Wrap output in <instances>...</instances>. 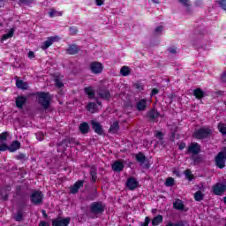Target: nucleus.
Wrapping results in <instances>:
<instances>
[{
  "label": "nucleus",
  "instance_id": "1",
  "mask_svg": "<svg viewBox=\"0 0 226 226\" xmlns=\"http://www.w3.org/2000/svg\"><path fill=\"white\" fill-rule=\"evenodd\" d=\"M37 96L38 103L42 109H49L50 107V102H52V95L49 92H37L34 94Z\"/></svg>",
  "mask_w": 226,
  "mask_h": 226
},
{
  "label": "nucleus",
  "instance_id": "2",
  "mask_svg": "<svg viewBox=\"0 0 226 226\" xmlns=\"http://www.w3.org/2000/svg\"><path fill=\"white\" fill-rule=\"evenodd\" d=\"M213 134V131L209 128L202 127L200 129H197L192 133L193 139H196V140H204L206 139H209L211 135Z\"/></svg>",
  "mask_w": 226,
  "mask_h": 226
},
{
  "label": "nucleus",
  "instance_id": "3",
  "mask_svg": "<svg viewBox=\"0 0 226 226\" xmlns=\"http://www.w3.org/2000/svg\"><path fill=\"white\" fill-rule=\"evenodd\" d=\"M90 212L92 215H103L105 213V204L102 201H94L90 205Z\"/></svg>",
  "mask_w": 226,
  "mask_h": 226
},
{
  "label": "nucleus",
  "instance_id": "4",
  "mask_svg": "<svg viewBox=\"0 0 226 226\" xmlns=\"http://www.w3.org/2000/svg\"><path fill=\"white\" fill-rule=\"evenodd\" d=\"M30 200L34 206L43 204V194L40 191H34L30 196Z\"/></svg>",
  "mask_w": 226,
  "mask_h": 226
},
{
  "label": "nucleus",
  "instance_id": "5",
  "mask_svg": "<svg viewBox=\"0 0 226 226\" xmlns=\"http://www.w3.org/2000/svg\"><path fill=\"white\" fill-rule=\"evenodd\" d=\"M215 165L218 169H225L226 152L221 151L215 156Z\"/></svg>",
  "mask_w": 226,
  "mask_h": 226
},
{
  "label": "nucleus",
  "instance_id": "6",
  "mask_svg": "<svg viewBox=\"0 0 226 226\" xmlns=\"http://www.w3.org/2000/svg\"><path fill=\"white\" fill-rule=\"evenodd\" d=\"M212 192H213L214 195L222 197V195H223V193L226 192V185L218 182L212 186Z\"/></svg>",
  "mask_w": 226,
  "mask_h": 226
},
{
  "label": "nucleus",
  "instance_id": "7",
  "mask_svg": "<svg viewBox=\"0 0 226 226\" xmlns=\"http://www.w3.org/2000/svg\"><path fill=\"white\" fill-rule=\"evenodd\" d=\"M70 222H72V218L70 217H56L52 220V226H68L70 225Z\"/></svg>",
  "mask_w": 226,
  "mask_h": 226
},
{
  "label": "nucleus",
  "instance_id": "8",
  "mask_svg": "<svg viewBox=\"0 0 226 226\" xmlns=\"http://www.w3.org/2000/svg\"><path fill=\"white\" fill-rule=\"evenodd\" d=\"M90 72H92L94 75H98L103 72V64L101 62H92L90 64Z\"/></svg>",
  "mask_w": 226,
  "mask_h": 226
},
{
  "label": "nucleus",
  "instance_id": "9",
  "mask_svg": "<svg viewBox=\"0 0 226 226\" xmlns=\"http://www.w3.org/2000/svg\"><path fill=\"white\" fill-rule=\"evenodd\" d=\"M98 96L102 98V100H106L109 102L110 100V90L106 88L105 87H102L97 90Z\"/></svg>",
  "mask_w": 226,
  "mask_h": 226
},
{
  "label": "nucleus",
  "instance_id": "10",
  "mask_svg": "<svg viewBox=\"0 0 226 226\" xmlns=\"http://www.w3.org/2000/svg\"><path fill=\"white\" fill-rule=\"evenodd\" d=\"M125 186L128 190L133 192V190L139 188V181H137V178L131 177L127 179Z\"/></svg>",
  "mask_w": 226,
  "mask_h": 226
},
{
  "label": "nucleus",
  "instance_id": "11",
  "mask_svg": "<svg viewBox=\"0 0 226 226\" xmlns=\"http://www.w3.org/2000/svg\"><path fill=\"white\" fill-rule=\"evenodd\" d=\"M190 153H192V154H199V153H200V144L197 142L191 143L187 147L186 154H190Z\"/></svg>",
  "mask_w": 226,
  "mask_h": 226
},
{
  "label": "nucleus",
  "instance_id": "12",
  "mask_svg": "<svg viewBox=\"0 0 226 226\" xmlns=\"http://www.w3.org/2000/svg\"><path fill=\"white\" fill-rule=\"evenodd\" d=\"M91 124H92V129L95 133H97V135H100V136L105 135V132L103 131V125H102V124L93 120L91 122Z\"/></svg>",
  "mask_w": 226,
  "mask_h": 226
},
{
  "label": "nucleus",
  "instance_id": "13",
  "mask_svg": "<svg viewBox=\"0 0 226 226\" xmlns=\"http://www.w3.org/2000/svg\"><path fill=\"white\" fill-rule=\"evenodd\" d=\"M84 186V180H78L75 182V184L70 187V193L72 195H75L76 193H79V191L80 188Z\"/></svg>",
  "mask_w": 226,
  "mask_h": 226
},
{
  "label": "nucleus",
  "instance_id": "14",
  "mask_svg": "<svg viewBox=\"0 0 226 226\" xmlns=\"http://www.w3.org/2000/svg\"><path fill=\"white\" fill-rule=\"evenodd\" d=\"M136 109L138 112H144L147 109V99L143 98L136 102Z\"/></svg>",
  "mask_w": 226,
  "mask_h": 226
},
{
  "label": "nucleus",
  "instance_id": "15",
  "mask_svg": "<svg viewBox=\"0 0 226 226\" xmlns=\"http://www.w3.org/2000/svg\"><path fill=\"white\" fill-rule=\"evenodd\" d=\"M147 117L149 118V121L154 123L160 117V112L156 109H152L147 113Z\"/></svg>",
  "mask_w": 226,
  "mask_h": 226
},
{
  "label": "nucleus",
  "instance_id": "16",
  "mask_svg": "<svg viewBox=\"0 0 226 226\" xmlns=\"http://www.w3.org/2000/svg\"><path fill=\"white\" fill-rule=\"evenodd\" d=\"M57 37H54V36H50L48 37V40L45 41L42 45H41V50H47V49H49V47H51V45L54 44V41H56Z\"/></svg>",
  "mask_w": 226,
  "mask_h": 226
},
{
  "label": "nucleus",
  "instance_id": "17",
  "mask_svg": "<svg viewBox=\"0 0 226 226\" xmlns=\"http://www.w3.org/2000/svg\"><path fill=\"white\" fill-rule=\"evenodd\" d=\"M111 169L113 172H123L124 169V163L121 161H115L111 165Z\"/></svg>",
  "mask_w": 226,
  "mask_h": 226
},
{
  "label": "nucleus",
  "instance_id": "18",
  "mask_svg": "<svg viewBox=\"0 0 226 226\" xmlns=\"http://www.w3.org/2000/svg\"><path fill=\"white\" fill-rule=\"evenodd\" d=\"M16 107L17 109H24V105L27 103V97L23 95H19L16 97Z\"/></svg>",
  "mask_w": 226,
  "mask_h": 226
},
{
  "label": "nucleus",
  "instance_id": "19",
  "mask_svg": "<svg viewBox=\"0 0 226 226\" xmlns=\"http://www.w3.org/2000/svg\"><path fill=\"white\" fill-rule=\"evenodd\" d=\"M89 174L92 183H96V179H98V168H96V165L90 166Z\"/></svg>",
  "mask_w": 226,
  "mask_h": 226
},
{
  "label": "nucleus",
  "instance_id": "20",
  "mask_svg": "<svg viewBox=\"0 0 226 226\" xmlns=\"http://www.w3.org/2000/svg\"><path fill=\"white\" fill-rule=\"evenodd\" d=\"M21 146H22V144H20V141L14 140L8 147V151H9V153H15V151H19V149H20Z\"/></svg>",
  "mask_w": 226,
  "mask_h": 226
},
{
  "label": "nucleus",
  "instance_id": "21",
  "mask_svg": "<svg viewBox=\"0 0 226 226\" xmlns=\"http://www.w3.org/2000/svg\"><path fill=\"white\" fill-rule=\"evenodd\" d=\"M11 191V186L5 185L2 191L0 192V195L2 196L3 200H8V197H10V194L8 192Z\"/></svg>",
  "mask_w": 226,
  "mask_h": 226
},
{
  "label": "nucleus",
  "instance_id": "22",
  "mask_svg": "<svg viewBox=\"0 0 226 226\" xmlns=\"http://www.w3.org/2000/svg\"><path fill=\"white\" fill-rule=\"evenodd\" d=\"M193 96L196 100H202V98L206 97V92H203L201 88H196L193 90Z\"/></svg>",
  "mask_w": 226,
  "mask_h": 226
},
{
  "label": "nucleus",
  "instance_id": "23",
  "mask_svg": "<svg viewBox=\"0 0 226 226\" xmlns=\"http://www.w3.org/2000/svg\"><path fill=\"white\" fill-rule=\"evenodd\" d=\"M80 49H79V47H77L76 44H72L70 45L68 47V49H66L67 54H69L70 56H75L76 54H79V51Z\"/></svg>",
  "mask_w": 226,
  "mask_h": 226
},
{
  "label": "nucleus",
  "instance_id": "24",
  "mask_svg": "<svg viewBox=\"0 0 226 226\" xmlns=\"http://www.w3.org/2000/svg\"><path fill=\"white\" fill-rule=\"evenodd\" d=\"M89 130H91V127H89V124H87V122H83L79 124V132L82 135L89 133Z\"/></svg>",
  "mask_w": 226,
  "mask_h": 226
},
{
  "label": "nucleus",
  "instance_id": "25",
  "mask_svg": "<svg viewBox=\"0 0 226 226\" xmlns=\"http://www.w3.org/2000/svg\"><path fill=\"white\" fill-rule=\"evenodd\" d=\"M173 207L177 211H183L185 210V204H183V200L177 199L175 202H173Z\"/></svg>",
  "mask_w": 226,
  "mask_h": 226
},
{
  "label": "nucleus",
  "instance_id": "26",
  "mask_svg": "<svg viewBox=\"0 0 226 226\" xmlns=\"http://www.w3.org/2000/svg\"><path fill=\"white\" fill-rule=\"evenodd\" d=\"M161 223H163V215H157L155 217L152 219V226H158Z\"/></svg>",
  "mask_w": 226,
  "mask_h": 226
},
{
  "label": "nucleus",
  "instance_id": "27",
  "mask_svg": "<svg viewBox=\"0 0 226 226\" xmlns=\"http://www.w3.org/2000/svg\"><path fill=\"white\" fill-rule=\"evenodd\" d=\"M15 160H19V162H27L29 160V154L24 153H19V154L15 155Z\"/></svg>",
  "mask_w": 226,
  "mask_h": 226
},
{
  "label": "nucleus",
  "instance_id": "28",
  "mask_svg": "<svg viewBox=\"0 0 226 226\" xmlns=\"http://www.w3.org/2000/svg\"><path fill=\"white\" fill-rule=\"evenodd\" d=\"M136 161L138 162V163L144 165V163H146V155L144 154V153L139 152L136 154Z\"/></svg>",
  "mask_w": 226,
  "mask_h": 226
},
{
  "label": "nucleus",
  "instance_id": "29",
  "mask_svg": "<svg viewBox=\"0 0 226 226\" xmlns=\"http://www.w3.org/2000/svg\"><path fill=\"white\" fill-rule=\"evenodd\" d=\"M84 91H85V94H87L88 98L90 99L94 98L95 93L92 87H86Z\"/></svg>",
  "mask_w": 226,
  "mask_h": 226
},
{
  "label": "nucleus",
  "instance_id": "30",
  "mask_svg": "<svg viewBox=\"0 0 226 226\" xmlns=\"http://www.w3.org/2000/svg\"><path fill=\"white\" fill-rule=\"evenodd\" d=\"M109 133H117L119 132V122L116 121L114 122L109 130Z\"/></svg>",
  "mask_w": 226,
  "mask_h": 226
},
{
  "label": "nucleus",
  "instance_id": "31",
  "mask_svg": "<svg viewBox=\"0 0 226 226\" xmlns=\"http://www.w3.org/2000/svg\"><path fill=\"white\" fill-rule=\"evenodd\" d=\"M15 34V29L11 28L10 31L7 34H4L2 36V41H4L10 38H13V35Z\"/></svg>",
  "mask_w": 226,
  "mask_h": 226
},
{
  "label": "nucleus",
  "instance_id": "32",
  "mask_svg": "<svg viewBox=\"0 0 226 226\" xmlns=\"http://www.w3.org/2000/svg\"><path fill=\"white\" fill-rule=\"evenodd\" d=\"M63 11H56L55 9H50L49 12V17L54 19V17H62Z\"/></svg>",
  "mask_w": 226,
  "mask_h": 226
},
{
  "label": "nucleus",
  "instance_id": "33",
  "mask_svg": "<svg viewBox=\"0 0 226 226\" xmlns=\"http://www.w3.org/2000/svg\"><path fill=\"white\" fill-rule=\"evenodd\" d=\"M97 109H98V107L96 106V104L94 102H88L87 105V110L88 112H91L92 114H94V112H96Z\"/></svg>",
  "mask_w": 226,
  "mask_h": 226
},
{
  "label": "nucleus",
  "instance_id": "34",
  "mask_svg": "<svg viewBox=\"0 0 226 226\" xmlns=\"http://www.w3.org/2000/svg\"><path fill=\"white\" fill-rule=\"evenodd\" d=\"M217 129L222 133V135H226V124L223 122H220L217 124Z\"/></svg>",
  "mask_w": 226,
  "mask_h": 226
},
{
  "label": "nucleus",
  "instance_id": "35",
  "mask_svg": "<svg viewBox=\"0 0 226 226\" xmlns=\"http://www.w3.org/2000/svg\"><path fill=\"white\" fill-rule=\"evenodd\" d=\"M16 87H18L19 89H27V84L22 79H17Z\"/></svg>",
  "mask_w": 226,
  "mask_h": 226
},
{
  "label": "nucleus",
  "instance_id": "36",
  "mask_svg": "<svg viewBox=\"0 0 226 226\" xmlns=\"http://www.w3.org/2000/svg\"><path fill=\"white\" fill-rule=\"evenodd\" d=\"M194 200L196 202H200V200H204V193H202V191H197L194 193Z\"/></svg>",
  "mask_w": 226,
  "mask_h": 226
},
{
  "label": "nucleus",
  "instance_id": "37",
  "mask_svg": "<svg viewBox=\"0 0 226 226\" xmlns=\"http://www.w3.org/2000/svg\"><path fill=\"white\" fill-rule=\"evenodd\" d=\"M73 138L64 139L60 143H58V146H64V147H68V146H70V142H73Z\"/></svg>",
  "mask_w": 226,
  "mask_h": 226
},
{
  "label": "nucleus",
  "instance_id": "38",
  "mask_svg": "<svg viewBox=\"0 0 226 226\" xmlns=\"http://www.w3.org/2000/svg\"><path fill=\"white\" fill-rule=\"evenodd\" d=\"M120 73L123 77H128V75H130V67L123 66L120 70Z\"/></svg>",
  "mask_w": 226,
  "mask_h": 226
},
{
  "label": "nucleus",
  "instance_id": "39",
  "mask_svg": "<svg viewBox=\"0 0 226 226\" xmlns=\"http://www.w3.org/2000/svg\"><path fill=\"white\" fill-rule=\"evenodd\" d=\"M184 174L185 176V178L188 180V181H193V174H192V170H185L184 171Z\"/></svg>",
  "mask_w": 226,
  "mask_h": 226
},
{
  "label": "nucleus",
  "instance_id": "40",
  "mask_svg": "<svg viewBox=\"0 0 226 226\" xmlns=\"http://www.w3.org/2000/svg\"><path fill=\"white\" fill-rule=\"evenodd\" d=\"M192 160L194 163V165H199L200 163H202L203 160L200 155H192Z\"/></svg>",
  "mask_w": 226,
  "mask_h": 226
},
{
  "label": "nucleus",
  "instance_id": "41",
  "mask_svg": "<svg viewBox=\"0 0 226 226\" xmlns=\"http://www.w3.org/2000/svg\"><path fill=\"white\" fill-rule=\"evenodd\" d=\"M8 137H10L9 132L0 133V142H6L8 140Z\"/></svg>",
  "mask_w": 226,
  "mask_h": 226
},
{
  "label": "nucleus",
  "instance_id": "42",
  "mask_svg": "<svg viewBox=\"0 0 226 226\" xmlns=\"http://www.w3.org/2000/svg\"><path fill=\"white\" fill-rule=\"evenodd\" d=\"M54 81L56 87H57L58 89H61V87H64V84L63 83V81H61V79H59V77H56Z\"/></svg>",
  "mask_w": 226,
  "mask_h": 226
},
{
  "label": "nucleus",
  "instance_id": "43",
  "mask_svg": "<svg viewBox=\"0 0 226 226\" xmlns=\"http://www.w3.org/2000/svg\"><path fill=\"white\" fill-rule=\"evenodd\" d=\"M69 33H70L71 36H75V34H77V33H79V28H77V26H72L69 27Z\"/></svg>",
  "mask_w": 226,
  "mask_h": 226
},
{
  "label": "nucleus",
  "instance_id": "44",
  "mask_svg": "<svg viewBox=\"0 0 226 226\" xmlns=\"http://www.w3.org/2000/svg\"><path fill=\"white\" fill-rule=\"evenodd\" d=\"M23 218H24V215L22 214V211L19 210L18 211L16 216L14 217V220L16 222H22Z\"/></svg>",
  "mask_w": 226,
  "mask_h": 226
},
{
  "label": "nucleus",
  "instance_id": "45",
  "mask_svg": "<svg viewBox=\"0 0 226 226\" xmlns=\"http://www.w3.org/2000/svg\"><path fill=\"white\" fill-rule=\"evenodd\" d=\"M124 109H133V102L132 100H127L124 102Z\"/></svg>",
  "mask_w": 226,
  "mask_h": 226
},
{
  "label": "nucleus",
  "instance_id": "46",
  "mask_svg": "<svg viewBox=\"0 0 226 226\" xmlns=\"http://www.w3.org/2000/svg\"><path fill=\"white\" fill-rule=\"evenodd\" d=\"M175 183V180L173 177H168L165 181V186H172Z\"/></svg>",
  "mask_w": 226,
  "mask_h": 226
},
{
  "label": "nucleus",
  "instance_id": "47",
  "mask_svg": "<svg viewBox=\"0 0 226 226\" xmlns=\"http://www.w3.org/2000/svg\"><path fill=\"white\" fill-rule=\"evenodd\" d=\"M36 139H37V140L41 142V140H43L45 139V133H43V132H37L36 133Z\"/></svg>",
  "mask_w": 226,
  "mask_h": 226
},
{
  "label": "nucleus",
  "instance_id": "48",
  "mask_svg": "<svg viewBox=\"0 0 226 226\" xmlns=\"http://www.w3.org/2000/svg\"><path fill=\"white\" fill-rule=\"evenodd\" d=\"M217 3L219 6H221V8L226 12V0H218Z\"/></svg>",
  "mask_w": 226,
  "mask_h": 226
},
{
  "label": "nucleus",
  "instance_id": "49",
  "mask_svg": "<svg viewBox=\"0 0 226 226\" xmlns=\"http://www.w3.org/2000/svg\"><path fill=\"white\" fill-rule=\"evenodd\" d=\"M151 222V218L149 216L145 217L144 222H139V226H149V223Z\"/></svg>",
  "mask_w": 226,
  "mask_h": 226
},
{
  "label": "nucleus",
  "instance_id": "50",
  "mask_svg": "<svg viewBox=\"0 0 226 226\" xmlns=\"http://www.w3.org/2000/svg\"><path fill=\"white\" fill-rule=\"evenodd\" d=\"M163 132H160V131H156L154 133V137H156V139H159V140H163Z\"/></svg>",
  "mask_w": 226,
  "mask_h": 226
},
{
  "label": "nucleus",
  "instance_id": "51",
  "mask_svg": "<svg viewBox=\"0 0 226 226\" xmlns=\"http://www.w3.org/2000/svg\"><path fill=\"white\" fill-rule=\"evenodd\" d=\"M177 1L180 2L181 4H183V6H185L186 8H189V6H191L190 0H177Z\"/></svg>",
  "mask_w": 226,
  "mask_h": 226
},
{
  "label": "nucleus",
  "instance_id": "52",
  "mask_svg": "<svg viewBox=\"0 0 226 226\" xmlns=\"http://www.w3.org/2000/svg\"><path fill=\"white\" fill-rule=\"evenodd\" d=\"M4 152V151H8V145L6 143H2L0 145V153Z\"/></svg>",
  "mask_w": 226,
  "mask_h": 226
},
{
  "label": "nucleus",
  "instance_id": "53",
  "mask_svg": "<svg viewBox=\"0 0 226 226\" xmlns=\"http://www.w3.org/2000/svg\"><path fill=\"white\" fill-rule=\"evenodd\" d=\"M16 195L18 197H20V195H22V186L21 185H18L16 187Z\"/></svg>",
  "mask_w": 226,
  "mask_h": 226
},
{
  "label": "nucleus",
  "instance_id": "54",
  "mask_svg": "<svg viewBox=\"0 0 226 226\" xmlns=\"http://www.w3.org/2000/svg\"><path fill=\"white\" fill-rule=\"evenodd\" d=\"M70 146H80V142H79V140L75 139V138H73V141L69 142Z\"/></svg>",
  "mask_w": 226,
  "mask_h": 226
},
{
  "label": "nucleus",
  "instance_id": "55",
  "mask_svg": "<svg viewBox=\"0 0 226 226\" xmlns=\"http://www.w3.org/2000/svg\"><path fill=\"white\" fill-rule=\"evenodd\" d=\"M162 31H163V26H157V27L155 28L154 33H155L156 34H158L162 33Z\"/></svg>",
  "mask_w": 226,
  "mask_h": 226
},
{
  "label": "nucleus",
  "instance_id": "56",
  "mask_svg": "<svg viewBox=\"0 0 226 226\" xmlns=\"http://www.w3.org/2000/svg\"><path fill=\"white\" fill-rule=\"evenodd\" d=\"M186 148V143L185 142H181L179 145H178V149L180 151H183V149H185Z\"/></svg>",
  "mask_w": 226,
  "mask_h": 226
},
{
  "label": "nucleus",
  "instance_id": "57",
  "mask_svg": "<svg viewBox=\"0 0 226 226\" xmlns=\"http://www.w3.org/2000/svg\"><path fill=\"white\" fill-rule=\"evenodd\" d=\"M158 93H160V89L153 88L151 91V96H155V94H158Z\"/></svg>",
  "mask_w": 226,
  "mask_h": 226
},
{
  "label": "nucleus",
  "instance_id": "58",
  "mask_svg": "<svg viewBox=\"0 0 226 226\" xmlns=\"http://www.w3.org/2000/svg\"><path fill=\"white\" fill-rule=\"evenodd\" d=\"M105 0H95L96 6H103Z\"/></svg>",
  "mask_w": 226,
  "mask_h": 226
},
{
  "label": "nucleus",
  "instance_id": "59",
  "mask_svg": "<svg viewBox=\"0 0 226 226\" xmlns=\"http://www.w3.org/2000/svg\"><path fill=\"white\" fill-rule=\"evenodd\" d=\"M39 226H50V224L48 222L41 221Z\"/></svg>",
  "mask_w": 226,
  "mask_h": 226
},
{
  "label": "nucleus",
  "instance_id": "60",
  "mask_svg": "<svg viewBox=\"0 0 226 226\" xmlns=\"http://www.w3.org/2000/svg\"><path fill=\"white\" fill-rule=\"evenodd\" d=\"M135 87H136V89H139V91L144 89V87L140 83H136Z\"/></svg>",
  "mask_w": 226,
  "mask_h": 226
},
{
  "label": "nucleus",
  "instance_id": "61",
  "mask_svg": "<svg viewBox=\"0 0 226 226\" xmlns=\"http://www.w3.org/2000/svg\"><path fill=\"white\" fill-rule=\"evenodd\" d=\"M168 50L170 54H176L177 52L176 48H169Z\"/></svg>",
  "mask_w": 226,
  "mask_h": 226
},
{
  "label": "nucleus",
  "instance_id": "62",
  "mask_svg": "<svg viewBox=\"0 0 226 226\" xmlns=\"http://www.w3.org/2000/svg\"><path fill=\"white\" fill-rule=\"evenodd\" d=\"M28 57H29V59L34 58V51H29L28 52Z\"/></svg>",
  "mask_w": 226,
  "mask_h": 226
},
{
  "label": "nucleus",
  "instance_id": "63",
  "mask_svg": "<svg viewBox=\"0 0 226 226\" xmlns=\"http://www.w3.org/2000/svg\"><path fill=\"white\" fill-rule=\"evenodd\" d=\"M194 5L195 6H202V1L196 0L195 3H194Z\"/></svg>",
  "mask_w": 226,
  "mask_h": 226
},
{
  "label": "nucleus",
  "instance_id": "64",
  "mask_svg": "<svg viewBox=\"0 0 226 226\" xmlns=\"http://www.w3.org/2000/svg\"><path fill=\"white\" fill-rule=\"evenodd\" d=\"M175 226H185V222L184 221H180V222L175 223Z\"/></svg>",
  "mask_w": 226,
  "mask_h": 226
}]
</instances>
